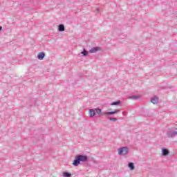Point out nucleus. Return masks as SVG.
Segmentation results:
<instances>
[{"instance_id":"nucleus-4","label":"nucleus","mask_w":177,"mask_h":177,"mask_svg":"<svg viewBox=\"0 0 177 177\" xmlns=\"http://www.w3.org/2000/svg\"><path fill=\"white\" fill-rule=\"evenodd\" d=\"M80 164L81 161L80 160V158H78V156H77L73 162V165H74V167H78V165Z\"/></svg>"},{"instance_id":"nucleus-22","label":"nucleus","mask_w":177,"mask_h":177,"mask_svg":"<svg viewBox=\"0 0 177 177\" xmlns=\"http://www.w3.org/2000/svg\"><path fill=\"white\" fill-rule=\"evenodd\" d=\"M122 114H125V112H122Z\"/></svg>"},{"instance_id":"nucleus-16","label":"nucleus","mask_w":177,"mask_h":177,"mask_svg":"<svg viewBox=\"0 0 177 177\" xmlns=\"http://www.w3.org/2000/svg\"><path fill=\"white\" fill-rule=\"evenodd\" d=\"M140 97L139 95H131L129 97V99H132L133 100H138V99H140Z\"/></svg>"},{"instance_id":"nucleus-11","label":"nucleus","mask_w":177,"mask_h":177,"mask_svg":"<svg viewBox=\"0 0 177 177\" xmlns=\"http://www.w3.org/2000/svg\"><path fill=\"white\" fill-rule=\"evenodd\" d=\"M64 30H66V28H64V26L63 24H59L58 26V31H59L60 32H63Z\"/></svg>"},{"instance_id":"nucleus-3","label":"nucleus","mask_w":177,"mask_h":177,"mask_svg":"<svg viewBox=\"0 0 177 177\" xmlns=\"http://www.w3.org/2000/svg\"><path fill=\"white\" fill-rule=\"evenodd\" d=\"M167 138H175V136H177V131H167Z\"/></svg>"},{"instance_id":"nucleus-12","label":"nucleus","mask_w":177,"mask_h":177,"mask_svg":"<svg viewBox=\"0 0 177 177\" xmlns=\"http://www.w3.org/2000/svg\"><path fill=\"white\" fill-rule=\"evenodd\" d=\"M128 167L131 171H133V169H135V165L133 162H129Z\"/></svg>"},{"instance_id":"nucleus-8","label":"nucleus","mask_w":177,"mask_h":177,"mask_svg":"<svg viewBox=\"0 0 177 177\" xmlns=\"http://www.w3.org/2000/svg\"><path fill=\"white\" fill-rule=\"evenodd\" d=\"M44 57H45V53L44 52L39 53L37 55V59H39V60H44Z\"/></svg>"},{"instance_id":"nucleus-18","label":"nucleus","mask_w":177,"mask_h":177,"mask_svg":"<svg viewBox=\"0 0 177 177\" xmlns=\"http://www.w3.org/2000/svg\"><path fill=\"white\" fill-rule=\"evenodd\" d=\"M108 120L109 121H113V122H115V121H118V119L115 118H111V117L108 118Z\"/></svg>"},{"instance_id":"nucleus-15","label":"nucleus","mask_w":177,"mask_h":177,"mask_svg":"<svg viewBox=\"0 0 177 177\" xmlns=\"http://www.w3.org/2000/svg\"><path fill=\"white\" fill-rule=\"evenodd\" d=\"M111 104V106H120V104H121V101L118 100V101L112 102Z\"/></svg>"},{"instance_id":"nucleus-1","label":"nucleus","mask_w":177,"mask_h":177,"mask_svg":"<svg viewBox=\"0 0 177 177\" xmlns=\"http://www.w3.org/2000/svg\"><path fill=\"white\" fill-rule=\"evenodd\" d=\"M129 151V149L127 147H124L119 149L118 154H120V156H127Z\"/></svg>"},{"instance_id":"nucleus-20","label":"nucleus","mask_w":177,"mask_h":177,"mask_svg":"<svg viewBox=\"0 0 177 177\" xmlns=\"http://www.w3.org/2000/svg\"><path fill=\"white\" fill-rule=\"evenodd\" d=\"M95 13H99V8H96V12Z\"/></svg>"},{"instance_id":"nucleus-7","label":"nucleus","mask_w":177,"mask_h":177,"mask_svg":"<svg viewBox=\"0 0 177 177\" xmlns=\"http://www.w3.org/2000/svg\"><path fill=\"white\" fill-rule=\"evenodd\" d=\"M89 117H96V111L95 109H89Z\"/></svg>"},{"instance_id":"nucleus-14","label":"nucleus","mask_w":177,"mask_h":177,"mask_svg":"<svg viewBox=\"0 0 177 177\" xmlns=\"http://www.w3.org/2000/svg\"><path fill=\"white\" fill-rule=\"evenodd\" d=\"M89 52L86 51L85 48L83 49V50L81 52V54L83 55V56L86 57L88 56Z\"/></svg>"},{"instance_id":"nucleus-21","label":"nucleus","mask_w":177,"mask_h":177,"mask_svg":"<svg viewBox=\"0 0 177 177\" xmlns=\"http://www.w3.org/2000/svg\"><path fill=\"white\" fill-rule=\"evenodd\" d=\"M0 31H2V26H0Z\"/></svg>"},{"instance_id":"nucleus-23","label":"nucleus","mask_w":177,"mask_h":177,"mask_svg":"<svg viewBox=\"0 0 177 177\" xmlns=\"http://www.w3.org/2000/svg\"><path fill=\"white\" fill-rule=\"evenodd\" d=\"M122 114H125V112H122Z\"/></svg>"},{"instance_id":"nucleus-2","label":"nucleus","mask_w":177,"mask_h":177,"mask_svg":"<svg viewBox=\"0 0 177 177\" xmlns=\"http://www.w3.org/2000/svg\"><path fill=\"white\" fill-rule=\"evenodd\" d=\"M77 157L82 162H86V161H88V156L86 155H77Z\"/></svg>"},{"instance_id":"nucleus-5","label":"nucleus","mask_w":177,"mask_h":177,"mask_svg":"<svg viewBox=\"0 0 177 177\" xmlns=\"http://www.w3.org/2000/svg\"><path fill=\"white\" fill-rule=\"evenodd\" d=\"M101 48L99 46H95L92 48L91 49L89 50L90 53H96V52H99Z\"/></svg>"},{"instance_id":"nucleus-19","label":"nucleus","mask_w":177,"mask_h":177,"mask_svg":"<svg viewBox=\"0 0 177 177\" xmlns=\"http://www.w3.org/2000/svg\"><path fill=\"white\" fill-rule=\"evenodd\" d=\"M120 109H116L115 111H113V112L115 113V114H117V113H120Z\"/></svg>"},{"instance_id":"nucleus-13","label":"nucleus","mask_w":177,"mask_h":177,"mask_svg":"<svg viewBox=\"0 0 177 177\" xmlns=\"http://www.w3.org/2000/svg\"><path fill=\"white\" fill-rule=\"evenodd\" d=\"M113 114H115L113 111H110V112H104L102 113V115H113Z\"/></svg>"},{"instance_id":"nucleus-10","label":"nucleus","mask_w":177,"mask_h":177,"mask_svg":"<svg viewBox=\"0 0 177 177\" xmlns=\"http://www.w3.org/2000/svg\"><path fill=\"white\" fill-rule=\"evenodd\" d=\"M162 156H168L169 154V151L167 148H163L162 149Z\"/></svg>"},{"instance_id":"nucleus-6","label":"nucleus","mask_w":177,"mask_h":177,"mask_svg":"<svg viewBox=\"0 0 177 177\" xmlns=\"http://www.w3.org/2000/svg\"><path fill=\"white\" fill-rule=\"evenodd\" d=\"M151 102L153 103V104H157L158 103V97L156 96H153L151 98Z\"/></svg>"},{"instance_id":"nucleus-9","label":"nucleus","mask_w":177,"mask_h":177,"mask_svg":"<svg viewBox=\"0 0 177 177\" xmlns=\"http://www.w3.org/2000/svg\"><path fill=\"white\" fill-rule=\"evenodd\" d=\"M95 110V113L98 114V117H102V115H102L103 114L104 112H102V109H100V108H96Z\"/></svg>"},{"instance_id":"nucleus-17","label":"nucleus","mask_w":177,"mask_h":177,"mask_svg":"<svg viewBox=\"0 0 177 177\" xmlns=\"http://www.w3.org/2000/svg\"><path fill=\"white\" fill-rule=\"evenodd\" d=\"M63 176H64V177H71V173H68L67 171H64L63 173Z\"/></svg>"}]
</instances>
